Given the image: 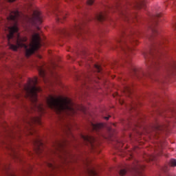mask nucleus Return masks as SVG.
Here are the masks:
<instances>
[{
  "instance_id": "nucleus-32",
  "label": "nucleus",
  "mask_w": 176,
  "mask_h": 176,
  "mask_svg": "<svg viewBox=\"0 0 176 176\" xmlns=\"http://www.w3.org/2000/svg\"><path fill=\"white\" fill-rule=\"evenodd\" d=\"M109 118H111V116H109V117H104V119H105L106 120H108L109 119Z\"/></svg>"
},
{
  "instance_id": "nucleus-38",
  "label": "nucleus",
  "mask_w": 176,
  "mask_h": 176,
  "mask_svg": "<svg viewBox=\"0 0 176 176\" xmlns=\"http://www.w3.org/2000/svg\"><path fill=\"white\" fill-rule=\"evenodd\" d=\"M106 9H111V8H109V7H107V8Z\"/></svg>"
},
{
  "instance_id": "nucleus-8",
  "label": "nucleus",
  "mask_w": 176,
  "mask_h": 176,
  "mask_svg": "<svg viewBox=\"0 0 176 176\" xmlns=\"http://www.w3.org/2000/svg\"><path fill=\"white\" fill-rule=\"evenodd\" d=\"M115 8L117 10H119L121 16H122L124 19H126V21H130V20H137V14L131 12L129 8H126V10L122 8L120 4H117Z\"/></svg>"
},
{
  "instance_id": "nucleus-13",
  "label": "nucleus",
  "mask_w": 176,
  "mask_h": 176,
  "mask_svg": "<svg viewBox=\"0 0 176 176\" xmlns=\"http://www.w3.org/2000/svg\"><path fill=\"white\" fill-rule=\"evenodd\" d=\"M33 145L34 146V151L36 155H41V153H43V142L40 138H37L33 141Z\"/></svg>"
},
{
  "instance_id": "nucleus-5",
  "label": "nucleus",
  "mask_w": 176,
  "mask_h": 176,
  "mask_svg": "<svg viewBox=\"0 0 176 176\" xmlns=\"http://www.w3.org/2000/svg\"><path fill=\"white\" fill-rule=\"evenodd\" d=\"M160 45H162V43H157L149 52L143 54L148 67L147 72L143 74L144 76L153 79V71H157L160 68V62L159 61L162 55V51L159 50Z\"/></svg>"
},
{
  "instance_id": "nucleus-16",
  "label": "nucleus",
  "mask_w": 176,
  "mask_h": 176,
  "mask_svg": "<svg viewBox=\"0 0 176 176\" xmlns=\"http://www.w3.org/2000/svg\"><path fill=\"white\" fill-rule=\"evenodd\" d=\"M167 127H168V120H166V122L162 124H159V122H157L153 126V129L155 130V131H164Z\"/></svg>"
},
{
  "instance_id": "nucleus-26",
  "label": "nucleus",
  "mask_w": 176,
  "mask_h": 176,
  "mask_svg": "<svg viewBox=\"0 0 176 176\" xmlns=\"http://www.w3.org/2000/svg\"><path fill=\"white\" fill-rule=\"evenodd\" d=\"M171 75H176V64L175 63L172 67V70L170 72Z\"/></svg>"
},
{
  "instance_id": "nucleus-42",
  "label": "nucleus",
  "mask_w": 176,
  "mask_h": 176,
  "mask_svg": "<svg viewBox=\"0 0 176 176\" xmlns=\"http://www.w3.org/2000/svg\"><path fill=\"white\" fill-rule=\"evenodd\" d=\"M1 25H3V23H1Z\"/></svg>"
},
{
  "instance_id": "nucleus-19",
  "label": "nucleus",
  "mask_w": 176,
  "mask_h": 176,
  "mask_svg": "<svg viewBox=\"0 0 176 176\" xmlns=\"http://www.w3.org/2000/svg\"><path fill=\"white\" fill-rule=\"evenodd\" d=\"M145 7L144 0H135V3L132 5V8H135V9H141V8Z\"/></svg>"
},
{
  "instance_id": "nucleus-6",
  "label": "nucleus",
  "mask_w": 176,
  "mask_h": 176,
  "mask_svg": "<svg viewBox=\"0 0 176 176\" xmlns=\"http://www.w3.org/2000/svg\"><path fill=\"white\" fill-rule=\"evenodd\" d=\"M86 23L87 21L85 20H79L75 21V23L73 26H72L69 29L61 28L59 29L58 32L60 35H63L64 36H69V35H72V34H77V35H82L83 32H86L85 30V25H86Z\"/></svg>"
},
{
  "instance_id": "nucleus-3",
  "label": "nucleus",
  "mask_w": 176,
  "mask_h": 176,
  "mask_svg": "<svg viewBox=\"0 0 176 176\" xmlns=\"http://www.w3.org/2000/svg\"><path fill=\"white\" fill-rule=\"evenodd\" d=\"M138 34L134 33H131L127 34L126 32H122L120 38L117 40V42L119 43L120 47L122 50L126 54V67L129 68L131 72H133L135 75H137V69L131 64V58L133 57V47H131L130 45L134 46V45H138V41L135 38Z\"/></svg>"
},
{
  "instance_id": "nucleus-31",
  "label": "nucleus",
  "mask_w": 176,
  "mask_h": 176,
  "mask_svg": "<svg viewBox=\"0 0 176 176\" xmlns=\"http://www.w3.org/2000/svg\"><path fill=\"white\" fill-rule=\"evenodd\" d=\"M124 102L123 100H120V104H121V105H122V104H124Z\"/></svg>"
},
{
  "instance_id": "nucleus-15",
  "label": "nucleus",
  "mask_w": 176,
  "mask_h": 176,
  "mask_svg": "<svg viewBox=\"0 0 176 176\" xmlns=\"http://www.w3.org/2000/svg\"><path fill=\"white\" fill-rule=\"evenodd\" d=\"M72 126L69 123H65L62 126V130L66 135L68 137H72L74 138V134H72Z\"/></svg>"
},
{
  "instance_id": "nucleus-2",
  "label": "nucleus",
  "mask_w": 176,
  "mask_h": 176,
  "mask_svg": "<svg viewBox=\"0 0 176 176\" xmlns=\"http://www.w3.org/2000/svg\"><path fill=\"white\" fill-rule=\"evenodd\" d=\"M38 83V78L34 77L33 79H30L28 83L23 87V94L15 95L17 100H20L21 97L29 98L33 104V109L39 112L41 115L45 113V106L38 102V95L36 93L41 91V88L36 87Z\"/></svg>"
},
{
  "instance_id": "nucleus-12",
  "label": "nucleus",
  "mask_w": 176,
  "mask_h": 176,
  "mask_svg": "<svg viewBox=\"0 0 176 176\" xmlns=\"http://www.w3.org/2000/svg\"><path fill=\"white\" fill-rule=\"evenodd\" d=\"M50 6L54 8V13L55 16H56L57 21H60V23H63V20L65 19V13L58 10V8H57V4L56 3V0H54L53 1H52Z\"/></svg>"
},
{
  "instance_id": "nucleus-27",
  "label": "nucleus",
  "mask_w": 176,
  "mask_h": 176,
  "mask_svg": "<svg viewBox=\"0 0 176 176\" xmlns=\"http://www.w3.org/2000/svg\"><path fill=\"white\" fill-rule=\"evenodd\" d=\"M47 166L49 167V168H51V170H55V168L57 167L56 165L52 163H47Z\"/></svg>"
},
{
  "instance_id": "nucleus-39",
  "label": "nucleus",
  "mask_w": 176,
  "mask_h": 176,
  "mask_svg": "<svg viewBox=\"0 0 176 176\" xmlns=\"http://www.w3.org/2000/svg\"><path fill=\"white\" fill-rule=\"evenodd\" d=\"M38 58H42V56H38Z\"/></svg>"
},
{
  "instance_id": "nucleus-33",
  "label": "nucleus",
  "mask_w": 176,
  "mask_h": 176,
  "mask_svg": "<svg viewBox=\"0 0 176 176\" xmlns=\"http://www.w3.org/2000/svg\"><path fill=\"white\" fill-rule=\"evenodd\" d=\"M16 0H8V2H14Z\"/></svg>"
},
{
  "instance_id": "nucleus-21",
  "label": "nucleus",
  "mask_w": 176,
  "mask_h": 176,
  "mask_svg": "<svg viewBox=\"0 0 176 176\" xmlns=\"http://www.w3.org/2000/svg\"><path fill=\"white\" fill-rule=\"evenodd\" d=\"M124 92L126 93L127 97H131V94H133V89L130 85H126L124 87Z\"/></svg>"
},
{
  "instance_id": "nucleus-37",
  "label": "nucleus",
  "mask_w": 176,
  "mask_h": 176,
  "mask_svg": "<svg viewBox=\"0 0 176 176\" xmlns=\"http://www.w3.org/2000/svg\"><path fill=\"white\" fill-rule=\"evenodd\" d=\"M151 160H155V158H151Z\"/></svg>"
},
{
  "instance_id": "nucleus-18",
  "label": "nucleus",
  "mask_w": 176,
  "mask_h": 176,
  "mask_svg": "<svg viewBox=\"0 0 176 176\" xmlns=\"http://www.w3.org/2000/svg\"><path fill=\"white\" fill-rule=\"evenodd\" d=\"M95 20L102 23L107 20V10L104 12H101L95 14Z\"/></svg>"
},
{
  "instance_id": "nucleus-40",
  "label": "nucleus",
  "mask_w": 176,
  "mask_h": 176,
  "mask_svg": "<svg viewBox=\"0 0 176 176\" xmlns=\"http://www.w3.org/2000/svg\"><path fill=\"white\" fill-rule=\"evenodd\" d=\"M131 108L133 109V108H134V105H132V106H131Z\"/></svg>"
},
{
  "instance_id": "nucleus-14",
  "label": "nucleus",
  "mask_w": 176,
  "mask_h": 176,
  "mask_svg": "<svg viewBox=\"0 0 176 176\" xmlns=\"http://www.w3.org/2000/svg\"><path fill=\"white\" fill-rule=\"evenodd\" d=\"M81 138L85 145L91 146V148H94V142L96 141V138L89 135H81Z\"/></svg>"
},
{
  "instance_id": "nucleus-29",
  "label": "nucleus",
  "mask_w": 176,
  "mask_h": 176,
  "mask_svg": "<svg viewBox=\"0 0 176 176\" xmlns=\"http://www.w3.org/2000/svg\"><path fill=\"white\" fill-rule=\"evenodd\" d=\"M94 3V0H88L87 1V5H89V6L93 5Z\"/></svg>"
},
{
  "instance_id": "nucleus-22",
  "label": "nucleus",
  "mask_w": 176,
  "mask_h": 176,
  "mask_svg": "<svg viewBox=\"0 0 176 176\" xmlns=\"http://www.w3.org/2000/svg\"><path fill=\"white\" fill-rule=\"evenodd\" d=\"M38 74L41 76V78H43V79L46 78V72L43 69V67H38Z\"/></svg>"
},
{
  "instance_id": "nucleus-23",
  "label": "nucleus",
  "mask_w": 176,
  "mask_h": 176,
  "mask_svg": "<svg viewBox=\"0 0 176 176\" xmlns=\"http://www.w3.org/2000/svg\"><path fill=\"white\" fill-rule=\"evenodd\" d=\"M169 166L170 167H176V160L175 159H171L169 161Z\"/></svg>"
},
{
  "instance_id": "nucleus-34",
  "label": "nucleus",
  "mask_w": 176,
  "mask_h": 176,
  "mask_svg": "<svg viewBox=\"0 0 176 176\" xmlns=\"http://www.w3.org/2000/svg\"><path fill=\"white\" fill-rule=\"evenodd\" d=\"M37 30H38V31H39V30H41V28H39V26H37Z\"/></svg>"
},
{
  "instance_id": "nucleus-30",
  "label": "nucleus",
  "mask_w": 176,
  "mask_h": 176,
  "mask_svg": "<svg viewBox=\"0 0 176 176\" xmlns=\"http://www.w3.org/2000/svg\"><path fill=\"white\" fill-rule=\"evenodd\" d=\"M173 28H174V30H176V22H175V23H173Z\"/></svg>"
},
{
  "instance_id": "nucleus-35",
  "label": "nucleus",
  "mask_w": 176,
  "mask_h": 176,
  "mask_svg": "<svg viewBox=\"0 0 176 176\" xmlns=\"http://www.w3.org/2000/svg\"><path fill=\"white\" fill-rule=\"evenodd\" d=\"M25 1H28V2H31V1L32 0H25Z\"/></svg>"
},
{
  "instance_id": "nucleus-17",
  "label": "nucleus",
  "mask_w": 176,
  "mask_h": 176,
  "mask_svg": "<svg viewBox=\"0 0 176 176\" xmlns=\"http://www.w3.org/2000/svg\"><path fill=\"white\" fill-rule=\"evenodd\" d=\"M104 126L105 125L102 123L94 124L91 122V129L92 131H95L96 133H98V134H100L101 130L104 129Z\"/></svg>"
},
{
  "instance_id": "nucleus-25",
  "label": "nucleus",
  "mask_w": 176,
  "mask_h": 176,
  "mask_svg": "<svg viewBox=\"0 0 176 176\" xmlns=\"http://www.w3.org/2000/svg\"><path fill=\"white\" fill-rule=\"evenodd\" d=\"M95 68L96 69V72L98 74H102V69H101V66L98 65H95Z\"/></svg>"
},
{
  "instance_id": "nucleus-4",
  "label": "nucleus",
  "mask_w": 176,
  "mask_h": 176,
  "mask_svg": "<svg viewBox=\"0 0 176 176\" xmlns=\"http://www.w3.org/2000/svg\"><path fill=\"white\" fill-rule=\"evenodd\" d=\"M46 104L49 108L54 109L58 115H71L75 113L72 101L68 98L56 97L50 95L46 98Z\"/></svg>"
},
{
  "instance_id": "nucleus-7",
  "label": "nucleus",
  "mask_w": 176,
  "mask_h": 176,
  "mask_svg": "<svg viewBox=\"0 0 176 176\" xmlns=\"http://www.w3.org/2000/svg\"><path fill=\"white\" fill-rule=\"evenodd\" d=\"M23 129H26L30 134H32V131H34V124H42L41 121V117H29L28 118H24L23 120Z\"/></svg>"
},
{
  "instance_id": "nucleus-9",
  "label": "nucleus",
  "mask_w": 176,
  "mask_h": 176,
  "mask_svg": "<svg viewBox=\"0 0 176 176\" xmlns=\"http://www.w3.org/2000/svg\"><path fill=\"white\" fill-rule=\"evenodd\" d=\"M67 145V141L65 140H56L54 143V151L53 153L58 156H61L60 153H67L65 151V146Z\"/></svg>"
},
{
  "instance_id": "nucleus-11",
  "label": "nucleus",
  "mask_w": 176,
  "mask_h": 176,
  "mask_svg": "<svg viewBox=\"0 0 176 176\" xmlns=\"http://www.w3.org/2000/svg\"><path fill=\"white\" fill-rule=\"evenodd\" d=\"M43 16L41 12L35 10L33 12V14L31 17L28 16V23L32 24L33 25H39L42 24Z\"/></svg>"
},
{
  "instance_id": "nucleus-41",
  "label": "nucleus",
  "mask_w": 176,
  "mask_h": 176,
  "mask_svg": "<svg viewBox=\"0 0 176 176\" xmlns=\"http://www.w3.org/2000/svg\"><path fill=\"white\" fill-rule=\"evenodd\" d=\"M175 115H176V111H175Z\"/></svg>"
},
{
  "instance_id": "nucleus-10",
  "label": "nucleus",
  "mask_w": 176,
  "mask_h": 176,
  "mask_svg": "<svg viewBox=\"0 0 176 176\" xmlns=\"http://www.w3.org/2000/svg\"><path fill=\"white\" fill-rule=\"evenodd\" d=\"M160 17H162V14L160 12H157L155 15L153 16L151 26L150 27L151 35L148 37V39L155 38V36L159 34V32H157V28H156V25H157Z\"/></svg>"
},
{
  "instance_id": "nucleus-1",
  "label": "nucleus",
  "mask_w": 176,
  "mask_h": 176,
  "mask_svg": "<svg viewBox=\"0 0 176 176\" xmlns=\"http://www.w3.org/2000/svg\"><path fill=\"white\" fill-rule=\"evenodd\" d=\"M20 19V12L14 10L10 12L9 16L4 22V32L8 40L9 47L16 52L19 47H23L26 57H30L41 47V36L39 33H34L31 36L30 43L28 45L25 42L28 41L27 37H21L19 34L17 23Z\"/></svg>"
},
{
  "instance_id": "nucleus-20",
  "label": "nucleus",
  "mask_w": 176,
  "mask_h": 176,
  "mask_svg": "<svg viewBox=\"0 0 176 176\" xmlns=\"http://www.w3.org/2000/svg\"><path fill=\"white\" fill-rule=\"evenodd\" d=\"M10 149L11 152H12L11 154L12 157L14 159H16V160H19V162H21V157H20L19 153H17V151H16L14 148L11 146V147H10Z\"/></svg>"
},
{
  "instance_id": "nucleus-28",
  "label": "nucleus",
  "mask_w": 176,
  "mask_h": 176,
  "mask_svg": "<svg viewBox=\"0 0 176 176\" xmlns=\"http://www.w3.org/2000/svg\"><path fill=\"white\" fill-rule=\"evenodd\" d=\"M126 173H127V171L126 170V169H122L120 171V175H126Z\"/></svg>"
},
{
  "instance_id": "nucleus-36",
  "label": "nucleus",
  "mask_w": 176,
  "mask_h": 176,
  "mask_svg": "<svg viewBox=\"0 0 176 176\" xmlns=\"http://www.w3.org/2000/svg\"><path fill=\"white\" fill-rule=\"evenodd\" d=\"M8 168L5 166V170H8Z\"/></svg>"
},
{
  "instance_id": "nucleus-24",
  "label": "nucleus",
  "mask_w": 176,
  "mask_h": 176,
  "mask_svg": "<svg viewBox=\"0 0 176 176\" xmlns=\"http://www.w3.org/2000/svg\"><path fill=\"white\" fill-rule=\"evenodd\" d=\"M88 174L91 176L97 175V172L94 169H88Z\"/></svg>"
}]
</instances>
